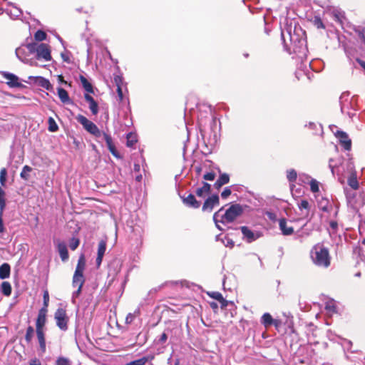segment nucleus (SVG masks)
<instances>
[{
	"mask_svg": "<svg viewBox=\"0 0 365 365\" xmlns=\"http://www.w3.org/2000/svg\"><path fill=\"white\" fill-rule=\"evenodd\" d=\"M36 58H43L46 61H48L51 59V49L48 44L42 43L38 45Z\"/></svg>",
	"mask_w": 365,
	"mask_h": 365,
	"instance_id": "6",
	"label": "nucleus"
},
{
	"mask_svg": "<svg viewBox=\"0 0 365 365\" xmlns=\"http://www.w3.org/2000/svg\"><path fill=\"white\" fill-rule=\"evenodd\" d=\"M102 135L106 142L107 147L110 152V153L115 156V158H120L119 153L115 148V146L113 142L112 138L110 135H108L106 133H102Z\"/></svg>",
	"mask_w": 365,
	"mask_h": 365,
	"instance_id": "15",
	"label": "nucleus"
},
{
	"mask_svg": "<svg viewBox=\"0 0 365 365\" xmlns=\"http://www.w3.org/2000/svg\"><path fill=\"white\" fill-rule=\"evenodd\" d=\"M0 290L4 295L6 297L10 296L12 290L11 284L9 282H3L1 284Z\"/></svg>",
	"mask_w": 365,
	"mask_h": 365,
	"instance_id": "28",
	"label": "nucleus"
},
{
	"mask_svg": "<svg viewBox=\"0 0 365 365\" xmlns=\"http://www.w3.org/2000/svg\"><path fill=\"white\" fill-rule=\"evenodd\" d=\"M195 170H196V172H197L198 174H200V172H201V170H202V168H201V167H200V166H199V167H196V168H195Z\"/></svg>",
	"mask_w": 365,
	"mask_h": 365,
	"instance_id": "63",
	"label": "nucleus"
},
{
	"mask_svg": "<svg viewBox=\"0 0 365 365\" xmlns=\"http://www.w3.org/2000/svg\"><path fill=\"white\" fill-rule=\"evenodd\" d=\"M312 22L313 25L315 27H317V29H325V26L319 16H314L313 18V19L312 20Z\"/></svg>",
	"mask_w": 365,
	"mask_h": 365,
	"instance_id": "34",
	"label": "nucleus"
},
{
	"mask_svg": "<svg viewBox=\"0 0 365 365\" xmlns=\"http://www.w3.org/2000/svg\"><path fill=\"white\" fill-rule=\"evenodd\" d=\"M230 182V175L227 173L221 174L218 179L215 181L214 187L219 190L224 185Z\"/></svg>",
	"mask_w": 365,
	"mask_h": 365,
	"instance_id": "18",
	"label": "nucleus"
},
{
	"mask_svg": "<svg viewBox=\"0 0 365 365\" xmlns=\"http://www.w3.org/2000/svg\"><path fill=\"white\" fill-rule=\"evenodd\" d=\"M168 339V336L165 333H163L160 336V341L162 342V343H164L165 342V341L167 340Z\"/></svg>",
	"mask_w": 365,
	"mask_h": 365,
	"instance_id": "55",
	"label": "nucleus"
},
{
	"mask_svg": "<svg viewBox=\"0 0 365 365\" xmlns=\"http://www.w3.org/2000/svg\"><path fill=\"white\" fill-rule=\"evenodd\" d=\"M3 213L0 212V233H3L5 230L3 223Z\"/></svg>",
	"mask_w": 365,
	"mask_h": 365,
	"instance_id": "51",
	"label": "nucleus"
},
{
	"mask_svg": "<svg viewBox=\"0 0 365 365\" xmlns=\"http://www.w3.org/2000/svg\"><path fill=\"white\" fill-rule=\"evenodd\" d=\"M335 135L339 139V144L344 148V150H351V140L349 138L346 133L342 130H338Z\"/></svg>",
	"mask_w": 365,
	"mask_h": 365,
	"instance_id": "7",
	"label": "nucleus"
},
{
	"mask_svg": "<svg viewBox=\"0 0 365 365\" xmlns=\"http://www.w3.org/2000/svg\"><path fill=\"white\" fill-rule=\"evenodd\" d=\"M113 81H114L116 87H118V86L122 87V84H123L122 76H120L119 75H114Z\"/></svg>",
	"mask_w": 365,
	"mask_h": 365,
	"instance_id": "46",
	"label": "nucleus"
},
{
	"mask_svg": "<svg viewBox=\"0 0 365 365\" xmlns=\"http://www.w3.org/2000/svg\"><path fill=\"white\" fill-rule=\"evenodd\" d=\"M329 226L333 229V230H336L337 227H338V223L336 222V221H331L329 222Z\"/></svg>",
	"mask_w": 365,
	"mask_h": 365,
	"instance_id": "54",
	"label": "nucleus"
},
{
	"mask_svg": "<svg viewBox=\"0 0 365 365\" xmlns=\"http://www.w3.org/2000/svg\"><path fill=\"white\" fill-rule=\"evenodd\" d=\"M221 304V308H225L227 306V301L222 297V300L219 302Z\"/></svg>",
	"mask_w": 365,
	"mask_h": 365,
	"instance_id": "56",
	"label": "nucleus"
},
{
	"mask_svg": "<svg viewBox=\"0 0 365 365\" xmlns=\"http://www.w3.org/2000/svg\"><path fill=\"white\" fill-rule=\"evenodd\" d=\"M54 319L56 320V326L62 331L68 329V323L69 318L67 315L66 309L59 307L54 313Z\"/></svg>",
	"mask_w": 365,
	"mask_h": 365,
	"instance_id": "5",
	"label": "nucleus"
},
{
	"mask_svg": "<svg viewBox=\"0 0 365 365\" xmlns=\"http://www.w3.org/2000/svg\"><path fill=\"white\" fill-rule=\"evenodd\" d=\"M117 93L119 101H122L123 100V93L122 91V87H117Z\"/></svg>",
	"mask_w": 365,
	"mask_h": 365,
	"instance_id": "50",
	"label": "nucleus"
},
{
	"mask_svg": "<svg viewBox=\"0 0 365 365\" xmlns=\"http://www.w3.org/2000/svg\"><path fill=\"white\" fill-rule=\"evenodd\" d=\"M38 45L39 44H37L36 43L33 42V43H27L26 46L28 51H29V53H34L36 52L37 53Z\"/></svg>",
	"mask_w": 365,
	"mask_h": 365,
	"instance_id": "40",
	"label": "nucleus"
},
{
	"mask_svg": "<svg viewBox=\"0 0 365 365\" xmlns=\"http://www.w3.org/2000/svg\"><path fill=\"white\" fill-rule=\"evenodd\" d=\"M210 307H211L212 308H217V304H216L215 302H211V303H210Z\"/></svg>",
	"mask_w": 365,
	"mask_h": 365,
	"instance_id": "64",
	"label": "nucleus"
},
{
	"mask_svg": "<svg viewBox=\"0 0 365 365\" xmlns=\"http://www.w3.org/2000/svg\"><path fill=\"white\" fill-rule=\"evenodd\" d=\"M46 37H47L46 33L42 30H38L34 34V38L37 41H42L45 40L46 38Z\"/></svg>",
	"mask_w": 365,
	"mask_h": 365,
	"instance_id": "36",
	"label": "nucleus"
},
{
	"mask_svg": "<svg viewBox=\"0 0 365 365\" xmlns=\"http://www.w3.org/2000/svg\"><path fill=\"white\" fill-rule=\"evenodd\" d=\"M58 253H59L61 260L63 262H66L69 257L66 245L64 242L58 243Z\"/></svg>",
	"mask_w": 365,
	"mask_h": 365,
	"instance_id": "20",
	"label": "nucleus"
},
{
	"mask_svg": "<svg viewBox=\"0 0 365 365\" xmlns=\"http://www.w3.org/2000/svg\"><path fill=\"white\" fill-rule=\"evenodd\" d=\"M58 95L61 101L63 103H68L71 102L68 93L66 90L63 88H58Z\"/></svg>",
	"mask_w": 365,
	"mask_h": 365,
	"instance_id": "23",
	"label": "nucleus"
},
{
	"mask_svg": "<svg viewBox=\"0 0 365 365\" xmlns=\"http://www.w3.org/2000/svg\"><path fill=\"white\" fill-rule=\"evenodd\" d=\"M279 227L283 235H291L294 233V228L292 226L287 225L286 218H281L279 220Z\"/></svg>",
	"mask_w": 365,
	"mask_h": 365,
	"instance_id": "16",
	"label": "nucleus"
},
{
	"mask_svg": "<svg viewBox=\"0 0 365 365\" xmlns=\"http://www.w3.org/2000/svg\"><path fill=\"white\" fill-rule=\"evenodd\" d=\"M232 193V191L230 187H225V190L221 193V197L222 199H227Z\"/></svg>",
	"mask_w": 365,
	"mask_h": 365,
	"instance_id": "49",
	"label": "nucleus"
},
{
	"mask_svg": "<svg viewBox=\"0 0 365 365\" xmlns=\"http://www.w3.org/2000/svg\"><path fill=\"white\" fill-rule=\"evenodd\" d=\"M76 119L78 122L83 125V128L91 134L97 138H99L102 135V132L98 129L97 125L92 121L89 120L84 115H78L76 117Z\"/></svg>",
	"mask_w": 365,
	"mask_h": 365,
	"instance_id": "4",
	"label": "nucleus"
},
{
	"mask_svg": "<svg viewBox=\"0 0 365 365\" xmlns=\"http://www.w3.org/2000/svg\"><path fill=\"white\" fill-rule=\"evenodd\" d=\"M276 328H278L281 326L282 322L279 319H273V324H272Z\"/></svg>",
	"mask_w": 365,
	"mask_h": 365,
	"instance_id": "53",
	"label": "nucleus"
},
{
	"mask_svg": "<svg viewBox=\"0 0 365 365\" xmlns=\"http://www.w3.org/2000/svg\"><path fill=\"white\" fill-rule=\"evenodd\" d=\"M329 202H327L326 205L322 206L321 207V210L324 212H329L330 211L329 208V205H328Z\"/></svg>",
	"mask_w": 365,
	"mask_h": 365,
	"instance_id": "57",
	"label": "nucleus"
},
{
	"mask_svg": "<svg viewBox=\"0 0 365 365\" xmlns=\"http://www.w3.org/2000/svg\"><path fill=\"white\" fill-rule=\"evenodd\" d=\"M287 178L291 182H295L297 178V171L294 169L288 170L287 171Z\"/></svg>",
	"mask_w": 365,
	"mask_h": 365,
	"instance_id": "32",
	"label": "nucleus"
},
{
	"mask_svg": "<svg viewBox=\"0 0 365 365\" xmlns=\"http://www.w3.org/2000/svg\"><path fill=\"white\" fill-rule=\"evenodd\" d=\"M4 78L7 80L6 83L11 88H21L23 85L19 81V78L16 75L10 73H4Z\"/></svg>",
	"mask_w": 365,
	"mask_h": 365,
	"instance_id": "10",
	"label": "nucleus"
},
{
	"mask_svg": "<svg viewBox=\"0 0 365 365\" xmlns=\"http://www.w3.org/2000/svg\"><path fill=\"white\" fill-rule=\"evenodd\" d=\"M299 209L303 212V214L305 217H307L309 213L310 205L309 202L307 200H302L298 204Z\"/></svg>",
	"mask_w": 365,
	"mask_h": 365,
	"instance_id": "25",
	"label": "nucleus"
},
{
	"mask_svg": "<svg viewBox=\"0 0 365 365\" xmlns=\"http://www.w3.org/2000/svg\"><path fill=\"white\" fill-rule=\"evenodd\" d=\"M48 310L41 309L38 311V317L36 322V330H43L46 322V314Z\"/></svg>",
	"mask_w": 365,
	"mask_h": 365,
	"instance_id": "13",
	"label": "nucleus"
},
{
	"mask_svg": "<svg viewBox=\"0 0 365 365\" xmlns=\"http://www.w3.org/2000/svg\"><path fill=\"white\" fill-rule=\"evenodd\" d=\"M32 171V168L29 165H24L22 168V170L20 173V177L21 179L24 180H29L30 178L29 173Z\"/></svg>",
	"mask_w": 365,
	"mask_h": 365,
	"instance_id": "29",
	"label": "nucleus"
},
{
	"mask_svg": "<svg viewBox=\"0 0 365 365\" xmlns=\"http://www.w3.org/2000/svg\"><path fill=\"white\" fill-rule=\"evenodd\" d=\"M202 184V186L197 188L195 191L196 195L199 197H204L211 191V185L209 183L203 182Z\"/></svg>",
	"mask_w": 365,
	"mask_h": 365,
	"instance_id": "19",
	"label": "nucleus"
},
{
	"mask_svg": "<svg viewBox=\"0 0 365 365\" xmlns=\"http://www.w3.org/2000/svg\"><path fill=\"white\" fill-rule=\"evenodd\" d=\"M80 241L78 238L73 237L69 243V247L72 250H75L79 245Z\"/></svg>",
	"mask_w": 365,
	"mask_h": 365,
	"instance_id": "43",
	"label": "nucleus"
},
{
	"mask_svg": "<svg viewBox=\"0 0 365 365\" xmlns=\"http://www.w3.org/2000/svg\"><path fill=\"white\" fill-rule=\"evenodd\" d=\"M215 176H216V175H215V173L214 172H209V173H205L203 175V179L205 180L212 181V180H215Z\"/></svg>",
	"mask_w": 365,
	"mask_h": 365,
	"instance_id": "47",
	"label": "nucleus"
},
{
	"mask_svg": "<svg viewBox=\"0 0 365 365\" xmlns=\"http://www.w3.org/2000/svg\"><path fill=\"white\" fill-rule=\"evenodd\" d=\"M313 262L318 267L327 268L331 264V257L328 248L323 245H315L311 251Z\"/></svg>",
	"mask_w": 365,
	"mask_h": 365,
	"instance_id": "1",
	"label": "nucleus"
},
{
	"mask_svg": "<svg viewBox=\"0 0 365 365\" xmlns=\"http://www.w3.org/2000/svg\"><path fill=\"white\" fill-rule=\"evenodd\" d=\"M241 232L243 235L244 238L246 239L247 242L251 243L258 239L260 237L259 233H254L248 227L242 226L240 227Z\"/></svg>",
	"mask_w": 365,
	"mask_h": 365,
	"instance_id": "11",
	"label": "nucleus"
},
{
	"mask_svg": "<svg viewBox=\"0 0 365 365\" xmlns=\"http://www.w3.org/2000/svg\"><path fill=\"white\" fill-rule=\"evenodd\" d=\"M56 365H69V360L67 358L61 356L56 361Z\"/></svg>",
	"mask_w": 365,
	"mask_h": 365,
	"instance_id": "45",
	"label": "nucleus"
},
{
	"mask_svg": "<svg viewBox=\"0 0 365 365\" xmlns=\"http://www.w3.org/2000/svg\"><path fill=\"white\" fill-rule=\"evenodd\" d=\"M86 267V259L83 254H81L79 256L78 259V263L76 267V270L74 272L73 279H72V285L73 287H77L78 289L76 292L74 293L76 296H78L81 292L82 287L85 282V277L83 275V272Z\"/></svg>",
	"mask_w": 365,
	"mask_h": 365,
	"instance_id": "2",
	"label": "nucleus"
},
{
	"mask_svg": "<svg viewBox=\"0 0 365 365\" xmlns=\"http://www.w3.org/2000/svg\"><path fill=\"white\" fill-rule=\"evenodd\" d=\"M30 79H32L34 81V82L35 83H36L37 85H38L39 86L48 90V91H51L53 87H52V85L51 84L50 81L42 77V76H36V77H33V76H30L29 77Z\"/></svg>",
	"mask_w": 365,
	"mask_h": 365,
	"instance_id": "14",
	"label": "nucleus"
},
{
	"mask_svg": "<svg viewBox=\"0 0 365 365\" xmlns=\"http://www.w3.org/2000/svg\"><path fill=\"white\" fill-rule=\"evenodd\" d=\"M29 365H41V364L38 360L35 359L32 361V362H31Z\"/></svg>",
	"mask_w": 365,
	"mask_h": 365,
	"instance_id": "60",
	"label": "nucleus"
},
{
	"mask_svg": "<svg viewBox=\"0 0 365 365\" xmlns=\"http://www.w3.org/2000/svg\"><path fill=\"white\" fill-rule=\"evenodd\" d=\"M133 170H134L135 172H136V173L140 172V165H139V164H138V163H135V164H134V166H133Z\"/></svg>",
	"mask_w": 365,
	"mask_h": 365,
	"instance_id": "59",
	"label": "nucleus"
},
{
	"mask_svg": "<svg viewBox=\"0 0 365 365\" xmlns=\"http://www.w3.org/2000/svg\"><path fill=\"white\" fill-rule=\"evenodd\" d=\"M273 318L269 313H264L261 317V324L264 325L265 328H267L272 325Z\"/></svg>",
	"mask_w": 365,
	"mask_h": 365,
	"instance_id": "24",
	"label": "nucleus"
},
{
	"mask_svg": "<svg viewBox=\"0 0 365 365\" xmlns=\"http://www.w3.org/2000/svg\"><path fill=\"white\" fill-rule=\"evenodd\" d=\"M310 190L312 192H317L319 190V182L315 179H312L310 181Z\"/></svg>",
	"mask_w": 365,
	"mask_h": 365,
	"instance_id": "42",
	"label": "nucleus"
},
{
	"mask_svg": "<svg viewBox=\"0 0 365 365\" xmlns=\"http://www.w3.org/2000/svg\"><path fill=\"white\" fill-rule=\"evenodd\" d=\"M153 359L154 356H143L137 360L130 361V363H128L125 365H145L146 362L153 360Z\"/></svg>",
	"mask_w": 365,
	"mask_h": 365,
	"instance_id": "27",
	"label": "nucleus"
},
{
	"mask_svg": "<svg viewBox=\"0 0 365 365\" xmlns=\"http://www.w3.org/2000/svg\"><path fill=\"white\" fill-rule=\"evenodd\" d=\"M209 295H210V297L217 300L218 302H220V300H222L223 297H222V294L218 292H213L209 294Z\"/></svg>",
	"mask_w": 365,
	"mask_h": 365,
	"instance_id": "48",
	"label": "nucleus"
},
{
	"mask_svg": "<svg viewBox=\"0 0 365 365\" xmlns=\"http://www.w3.org/2000/svg\"><path fill=\"white\" fill-rule=\"evenodd\" d=\"M34 334V329L31 326H29L26 329V332L25 335V340L27 344H30L32 341L33 336Z\"/></svg>",
	"mask_w": 365,
	"mask_h": 365,
	"instance_id": "31",
	"label": "nucleus"
},
{
	"mask_svg": "<svg viewBox=\"0 0 365 365\" xmlns=\"http://www.w3.org/2000/svg\"><path fill=\"white\" fill-rule=\"evenodd\" d=\"M7 180V170L6 168H2L0 170V183L1 186H5Z\"/></svg>",
	"mask_w": 365,
	"mask_h": 365,
	"instance_id": "35",
	"label": "nucleus"
},
{
	"mask_svg": "<svg viewBox=\"0 0 365 365\" xmlns=\"http://www.w3.org/2000/svg\"><path fill=\"white\" fill-rule=\"evenodd\" d=\"M48 130L50 132H56L58 130V126L56 124L55 120L52 117H49L48 119Z\"/></svg>",
	"mask_w": 365,
	"mask_h": 365,
	"instance_id": "33",
	"label": "nucleus"
},
{
	"mask_svg": "<svg viewBox=\"0 0 365 365\" xmlns=\"http://www.w3.org/2000/svg\"><path fill=\"white\" fill-rule=\"evenodd\" d=\"M11 267L8 263H4L0 266V279H4L10 276Z\"/></svg>",
	"mask_w": 365,
	"mask_h": 365,
	"instance_id": "22",
	"label": "nucleus"
},
{
	"mask_svg": "<svg viewBox=\"0 0 365 365\" xmlns=\"http://www.w3.org/2000/svg\"><path fill=\"white\" fill-rule=\"evenodd\" d=\"M356 61L365 71V61L360 58H357Z\"/></svg>",
	"mask_w": 365,
	"mask_h": 365,
	"instance_id": "58",
	"label": "nucleus"
},
{
	"mask_svg": "<svg viewBox=\"0 0 365 365\" xmlns=\"http://www.w3.org/2000/svg\"><path fill=\"white\" fill-rule=\"evenodd\" d=\"M106 250V241L105 240H101L98 246V252H97V257L96 259V267L99 268L104 256V254Z\"/></svg>",
	"mask_w": 365,
	"mask_h": 365,
	"instance_id": "12",
	"label": "nucleus"
},
{
	"mask_svg": "<svg viewBox=\"0 0 365 365\" xmlns=\"http://www.w3.org/2000/svg\"><path fill=\"white\" fill-rule=\"evenodd\" d=\"M80 81L82 83L83 88L89 93H93V88L92 84L87 80L86 77L81 75L79 76Z\"/></svg>",
	"mask_w": 365,
	"mask_h": 365,
	"instance_id": "26",
	"label": "nucleus"
},
{
	"mask_svg": "<svg viewBox=\"0 0 365 365\" xmlns=\"http://www.w3.org/2000/svg\"><path fill=\"white\" fill-rule=\"evenodd\" d=\"M182 201L187 207L197 209L200 207L201 202L196 200L195 195L192 193L189 194L187 197L182 196Z\"/></svg>",
	"mask_w": 365,
	"mask_h": 365,
	"instance_id": "9",
	"label": "nucleus"
},
{
	"mask_svg": "<svg viewBox=\"0 0 365 365\" xmlns=\"http://www.w3.org/2000/svg\"><path fill=\"white\" fill-rule=\"evenodd\" d=\"M139 315V311H136L134 313H129L125 317V323L126 324H131L135 317Z\"/></svg>",
	"mask_w": 365,
	"mask_h": 365,
	"instance_id": "41",
	"label": "nucleus"
},
{
	"mask_svg": "<svg viewBox=\"0 0 365 365\" xmlns=\"http://www.w3.org/2000/svg\"><path fill=\"white\" fill-rule=\"evenodd\" d=\"M112 266L114 267V271L116 273L120 272L121 266H122V262H121L120 259H118V258L113 259V260L110 264V267H112Z\"/></svg>",
	"mask_w": 365,
	"mask_h": 365,
	"instance_id": "37",
	"label": "nucleus"
},
{
	"mask_svg": "<svg viewBox=\"0 0 365 365\" xmlns=\"http://www.w3.org/2000/svg\"><path fill=\"white\" fill-rule=\"evenodd\" d=\"M243 207L240 204L232 205L222 217L221 222L230 223L243 213Z\"/></svg>",
	"mask_w": 365,
	"mask_h": 365,
	"instance_id": "3",
	"label": "nucleus"
},
{
	"mask_svg": "<svg viewBox=\"0 0 365 365\" xmlns=\"http://www.w3.org/2000/svg\"><path fill=\"white\" fill-rule=\"evenodd\" d=\"M220 203L219 196L217 195H212L205 200L203 203L202 210V211H212L215 205H218Z\"/></svg>",
	"mask_w": 365,
	"mask_h": 365,
	"instance_id": "8",
	"label": "nucleus"
},
{
	"mask_svg": "<svg viewBox=\"0 0 365 365\" xmlns=\"http://www.w3.org/2000/svg\"><path fill=\"white\" fill-rule=\"evenodd\" d=\"M43 307L41 309H45V310H48L47 308L48 307V303H49V293L47 289H45L43 291Z\"/></svg>",
	"mask_w": 365,
	"mask_h": 365,
	"instance_id": "38",
	"label": "nucleus"
},
{
	"mask_svg": "<svg viewBox=\"0 0 365 365\" xmlns=\"http://www.w3.org/2000/svg\"><path fill=\"white\" fill-rule=\"evenodd\" d=\"M136 143H137L136 137L135 135H133L132 133H129L127 135V143H126L127 146L131 148Z\"/></svg>",
	"mask_w": 365,
	"mask_h": 365,
	"instance_id": "39",
	"label": "nucleus"
},
{
	"mask_svg": "<svg viewBox=\"0 0 365 365\" xmlns=\"http://www.w3.org/2000/svg\"><path fill=\"white\" fill-rule=\"evenodd\" d=\"M61 58L63 59V61L64 62H66V63H70L71 62V60H70V58L68 56V53H62L61 54Z\"/></svg>",
	"mask_w": 365,
	"mask_h": 365,
	"instance_id": "52",
	"label": "nucleus"
},
{
	"mask_svg": "<svg viewBox=\"0 0 365 365\" xmlns=\"http://www.w3.org/2000/svg\"><path fill=\"white\" fill-rule=\"evenodd\" d=\"M349 185L354 190L359 188V182L355 173H351L348 179Z\"/></svg>",
	"mask_w": 365,
	"mask_h": 365,
	"instance_id": "30",
	"label": "nucleus"
},
{
	"mask_svg": "<svg viewBox=\"0 0 365 365\" xmlns=\"http://www.w3.org/2000/svg\"><path fill=\"white\" fill-rule=\"evenodd\" d=\"M135 180L138 182L141 181L142 180V175H138L136 176Z\"/></svg>",
	"mask_w": 365,
	"mask_h": 365,
	"instance_id": "62",
	"label": "nucleus"
},
{
	"mask_svg": "<svg viewBox=\"0 0 365 365\" xmlns=\"http://www.w3.org/2000/svg\"><path fill=\"white\" fill-rule=\"evenodd\" d=\"M334 17L337 21H339L341 23V21L340 20V14H335Z\"/></svg>",
	"mask_w": 365,
	"mask_h": 365,
	"instance_id": "61",
	"label": "nucleus"
},
{
	"mask_svg": "<svg viewBox=\"0 0 365 365\" xmlns=\"http://www.w3.org/2000/svg\"><path fill=\"white\" fill-rule=\"evenodd\" d=\"M354 31L358 34L361 41L365 44V27L361 29H357Z\"/></svg>",
	"mask_w": 365,
	"mask_h": 365,
	"instance_id": "44",
	"label": "nucleus"
},
{
	"mask_svg": "<svg viewBox=\"0 0 365 365\" xmlns=\"http://www.w3.org/2000/svg\"><path fill=\"white\" fill-rule=\"evenodd\" d=\"M85 100L89 103V108L93 115H97L98 113V105L94 98L89 95L86 93L84 95Z\"/></svg>",
	"mask_w": 365,
	"mask_h": 365,
	"instance_id": "17",
	"label": "nucleus"
},
{
	"mask_svg": "<svg viewBox=\"0 0 365 365\" xmlns=\"http://www.w3.org/2000/svg\"><path fill=\"white\" fill-rule=\"evenodd\" d=\"M37 339L39 343L41 351L44 353L46 351V339L43 330H36Z\"/></svg>",
	"mask_w": 365,
	"mask_h": 365,
	"instance_id": "21",
	"label": "nucleus"
}]
</instances>
